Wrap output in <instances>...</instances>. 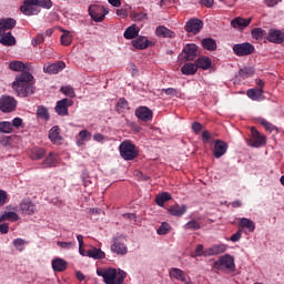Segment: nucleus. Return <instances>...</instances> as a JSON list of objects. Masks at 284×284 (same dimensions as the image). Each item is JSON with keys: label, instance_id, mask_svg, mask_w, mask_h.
<instances>
[{"label": "nucleus", "instance_id": "54", "mask_svg": "<svg viewBox=\"0 0 284 284\" xmlns=\"http://www.w3.org/2000/svg\"><path fill=\"white\" fill-rule=\"evenodd\" d=\"M11 125H12V129H13V130H14V128H17V129L21 128V126L23 125V119H21V118H14V119L12 120Z\"/></svg>", "mask_w": 284, "mask_h": 284}, {"label": "nucleus", "instance_id": "12", "mask_svg": "<svg viewBox=\"0 0 284 284\" xmlns=\"http://www.w3.org/2000/svg\"><path fill=\"white\" fill-rule=\"evenodd\" d=\"M267 41H270V43H283L284 32L278 29H270L267 33Z\"/></svg>", "mask_w": 284, "mask_h": 284}, {"label": "nucleus", "instance_id": "55", "mask_svg": "<svg viewBox=\"0 0 284 284\" xmlns=\"http://www.w3.org/2000/svg\"><path fill=\"white\" fill-rule=\"evenodd\" d=\"M241 236H243V231L239 230L235 234H233L230 237V241H232V243H236L237 241H241Z\"/></svg>", "mask_w": 284, "mask_h": 284}, {"label": "nucleus", "instance_id": "19", "mask_svg": "<svg viewBox=\"0 0 284 284\" xmlns=\"http://www.w3.org/2000/svg\"><path fill=\"white\" fill-rule=\"evenodd\" d=\"M49 139L51 142H53L54 145H61V142L63 141L61 129H59L57 125L51 128L49 131Z\"/></svg>", "mask_w": 284, "mask_h": 284}, {"label": "nucleus", "instance_id": "28", "mask_svg": "<svg viewBox=\"0 0 284 284\" xmlns=\"http://www.w3.org/2000/svg\"><path fill=\"white\" fill-rule=\"evenodd\" d=\"M170 276H171V278H175V281H181L182 283H187L185 273L181 268H171Z\"/></svg>", "mask_w": 284, "mask_h": 284}, {"label": "nucleus", "instance_id": "10", "mask_svg": "<svg viewBox=\"0 0 284 284\" xmlns=\"http://www.w3.org/2000/svg\"><path fill=\"white\" fill-rule=\"evenodd\" d=\"M73 104L74 101L68 98L58 101L55 105L57 114H59V116H68V108H71Z\"/></svg>", "mask_w": 284, "mask_h": 284}, {"label": "nucleus", "instance_id": "7", "mask_svg": "<svg viewBox=\"0 0 284 284\" xmlns=\"http://www.w3.org/2000/svg\"><path fill=\"white\" fill-rule=\"evenodd\" d=\"M265 143H267V138L265 135L261 134V132H258V130H256V128L252 126L251 128V140H250L251 148H263V145H265Z\"/></svg>", "mask_w": 284, "mask_h": 284}, {"label": "nucleus", "instance_id": "37", "mask_svg": "<svg viewBox=\"0 0 284 284\" xmlns=\"http://www.w3.org/2000/svg\"><path fill=\"white\" fill-rule=\"evenodd\" d=\"M139 36V28L136 24H132L131 27L126 28L124 31V39H134V37Z\"/></svg>", "mask_w": 284, "mask_h": 284}, {"label": "nucleus", "instance_id": "60", "mask_svg": "<svg viewBox=\"0 0 284 284\" xmlns=\"http://www.w3.org/2000/svg\"><path fill=\"white\" fill-rule=\"evenodd\" d=\"M118 108H121L122 110H125V108H128V100H125V98H121L118 101Z\"/></svg>", "mask_w": 284, "mask_h": 284}, {"label": "nucleus", "instance_id": "20", "mask_svg": "<svg viewBox=\"0 0 284 284\" xmlns=\"http://www.w3.org/2000/svg\"><path fill=\"white\" fill-rule=\"evenodd\" d=\"M227 246L225 244L214 245L210 248L204 250V256H216L226 252Z\"/></svg>", "mask_w": 284, "mask_h": 284}, {"label": "nucleus", "instance_id": "42", "mask_svg": "<svg viewBox=\"0 0 284 284\" xmlns=\"http://www.w3.org/2000/svg\"><path fill=\"white\" fill-rule=\"evenodd\" d=\"M44 168H54L57 165V156L54 153H50L47 159L43 161Z\"/></svg>", "mask_w": 284, "mask_h": 284}, {"label": "nucleus", "instance_id": "45", "mask_svg": "<svg viewBox=\"0 0 284 284\" xmlns=\"http://www.w3.org/2000/svg\"><path fill=\"white\" fill-rule=\"evenodd\" d=\"M19 219V214L14 212H7L0 216V221H17Z\"/></svg>", "mask_w": 284, "mask_h": 284}, {"label": "nucleus", "instance_id": "59", "mask_svg": "<svg viewBox=\"0 0 284 284\" xmlns=\"http://www.w3.org/2000/svg\"><path fill=\"white\" fill-rule=\"evenodd\" d=\"M192 130H193V132H196V134H199L201 132V130H203V124H201L199 122H194L192 124Z\"/></svg>", "mask_w": 284, "mask_h": 284}, {"label": "nucleus", "instance_id": "25", "mask_svg": "<svg viewBox=\"0 0 284 284\" xmlns=\"http://www.w3.org/2000/svg\"><path fill=\"white\" fill-rule=\"evenodd\" d=\"M195 65L199 70V68L201 70H210V68H212V60L205 55L195 60Z\"/></svg>", "mask_w": 284, "mask_h": 284}, {"label": "nucleus", "instance_id": "22", "mask_svg": "<svg viewBox=\"0 0 284 284\" xmlns=\"http://www.w3.org/2000/svg\"><path fill=\"white\" fill-rule=\"evenodd\" d=\"M250 23H252V18L245 19V18L237 17L231 21V26L233 28H237V30H245V28H247Z\"/></svg>", "mask_w": 284, "mask_h": 284}, {"label": "nucleus", "instance_id": "13", "mask_svg": "<svg viewBox=\"0 0 284 284\" xmlns=\"http://www.w3.org/2000/svg\"><path fill=\"white\" fill-rule=\"evenodd\" d=\"M183 53L185 61H194L199 55V47L196 44H186L183 48Z\"/></svg>", "mask_w": 284, "mask_h": 284}, {"label": "nucleus", "instance_id": "53", "mask_svg": "<svg viewBox=\"0 0 284 284\" xmlns=\"http://www.w3.org/2000/svg\"><path fill=\"white\" fill-rule=\"evenodd\" d=\"M45 41V38H43V34H38L36 38L32 39V45H41Z\"/></svg>", "mask_w": 284, "mask_h": 284}, {"label": "nucleus", "instance_id": "39", "mask_svg": "<svg viewBox=\"0 0 284 284\" xmlns=\"http://www.w3.org/2000/svg\"><path fill=\"white\" fill-rule=\"evenodd\" d=\"M0 132H2V134H12V123L9 121L0 122Z\"/></svg>", "mask_w": 284, "mask_h": 284}, {"label": "nucleus", "instance_id": "29", "mask_svg": "<svg viewBox=\"0 0 284 284\" xmlns=\"http://www.w3.org/2000/svg\"><path fill=\"white\" fill-rule=\"evenodd\" d=\"M52 268L54 272H65L68 268V262L62 258H55L52 261Z\"/></svg>", "mask_w": 284, "mask_h": 284}, {"label": "nucleus", "instance_id": "8", "mask_svg": "<svg viewBox=\"0 0 284 284\" xmlns=\"http://www.w3.org/2000/svg\"><path fill=\"white\" fill-rule=\"evenodd\" d=\"M233 52L236 57H247L254 54V47L250 42L239 43L233 47Z\"/></svg>", "mask_w": 284, "mask_h": 284}, {"label": "nucleus", "instance_id": "15", "mask_svg": "<svg viewBox=\"0 0 284 284\" xmlns=\"http://www.w3.org/2000/svg\"><path fill=\"white\" fill-rule=\"evenodd\" d=\"M20 212H21V214H23L26 216H32V214H34V212H37V206L34 205V203H32V201L24 200L20 204Z\"/></svg>", "mask_w": 284, "mask_h": 284}, {"label": "nucleus", "instance_id": "14", "mask_svg": "<svg viewBox=\"0 0 284 284\" xmlns=\"http://www.w3.org/2000/svg\"><path fill=\"white\" fill-rule=\"evenodd\" d=\"M37 0H27L24 1V6L20 7V10L23 14H38L39 9H37Z\"/></svg>", "mask_w": 284, "mask_h": 284}, {"label": "nucleus", "instance_id": "62", "mask_svg": "<svg viewBox=\"0 0 284 284\" xmlns=\"http://www.w3.org/2000/svg\"><path fill=\"white\" fill-rule=\"evenodd\" d=\"M162 91H164L169 97H176V89L174 88L163 89Z\"/></svg>", "mask_w": 284, "mask_h": 284}, {"label": "nucleus", "instance_id": "6", "mask_svg": "<svg viewBox=\"0 0 284 284\" xmlns=\"http://www.w3.org/2000/svg\"><path fill=\"white\" fill-rule=\"evenodd\" d=\"M0 110L6 114L17 110V100L10 95H2L0 98Z\"/></svg>", "mask_w": 284, "mask_h": 284}, {"label": "nucleus", "instance_id": "33", "mask_svg": "<svg viewBox=\"0 0 284 284\" xmlns=\"http://www.w3.org/2000/svg\"><path fill=\"white\" fill-rule=\"evenodd\" d=\"M87 256H89V258L101 260L105 258V253L101 251V248L93 247L87 252Z\"/></svg>", "mask_w": 284, "mask_h": 284}, {"label": "nucleus", "instance_id": "50", "mask_svg": "<svg viewBox=\"0 0 284 284\" xmlns=\"http://www.w3.org/2000/svg\"><path fill=\"white\" fill-rule=\"evenodd\" d=\"M168 232H170V225L168 224V222H163L158 229V234L165 235L168 234Z\"/></svg>", "mask_w": 284, "mask_h": 284}, {"label": "nucleus", "instance_id": "18", "mask_svg": "<svg viewBox=\"0 0 284 284\" xmlns=\"http://www.w3.org/2000/svg\"><path fill=\"white\" fill-rule=\"evenodd\" d=\"M64 68L65 62L58 61L55 63L43 67V72H45L47 74H59V72H61V70H63Z\"/></svg>", "mask_w": 284, "mask_h": 284}, {"label": "nucleus", "instance_id": "44", "mask_svg": "<svg viewBox=\"0 0 284 284\" xmlns=\"http://www.w3.org/2000/svg\"><path fill=\"white\" fill-rule=\"evenodd\" d=\"M254 75V69L252 68H243L239 71V77H241V79H248V77H253Z\"/></svg>", "mask_w": 284, "mask_h": 284}, {"label": "nucleus", "instance_id": "64", "mask_svg": "<svg viewBox=\"0 0 284 284\" xmlns=\"http://www.w3.org/2000/svg\"><path fill=\"white\" fill-rule=\"evenodd\" d=\"M174 3V0H161L159 6L160 8H165V6H172Z\"/></svg>", "mask_w": 284, "mask_h": 284}, {"label": "nucleus", "instance_id": "47", "mask_svg": "<svg viewBox=\"0 0 284 284\" xmlns=\"http://www.w3.org/2000/svg\"><path fill=\"white\" fill-rule=\"evenodd\" d=\"M37 114L39 119H44V121H48V119H50V113H48V109H45L44 106H40L37 111Z\"/></svg>", "mask_w": 284, "mask_h": 284}, {"label": "nucleus", "instance_id": "4", "mask_svg": "<svg viewBox=\"0 0 284 284\" xmlns=\"http://www.w3.org/2000/svg\"><path fill=\"white\" fill-rule=\"evenodd\" d=\"M214 270H221L222 272H234V257L232 255H224L213 264Z\"/></svg>", "mask_w": 284, "mask_h": 284}, {"label": "nucleus", "instance_id": "1", "mask_svg": "<svg viewBox=\"0 0 284 284\" xmlns=\"http://www.w3.org/2000/svg\"><path fill=\"white\" fill-rule=\"evenodd\" d=\"M9 70L13 72H22L16 77L12 82V90L18 97H30L34 94V77L32 75V63H23L22 61H12L9 63Z\"/></svg>", "mask_w": 284, "mask_h": 284}, {"label": "nucleus", "instance_id": "2", "mask_svg": "<svg viewBox=\"0 0 284 284\" xmlns=\"http://www.w3.org/2000/svg\"><path fill=\"white\" fill-rule=\"evenodd\" d=\"M97 274L98 276H102L105 284H123V281H125V276H128L126 272H118L116 268H98Z\"/></svg>", "mask_w": 284, "mask_h": 284}, {"label": "nucleus", "instance_id": "46", "mask_svg": "<svg viewBox=\"0 0 284 284\" xmlns=\"http://www.w3.org/2000/svg\"><path fill=\"white\" fill-rule=\"evenodd\" d=\"M36 6L50 10V8H52V0H36Z\"/></svg>", "mask_w": 284, "mask_h": 284}, {"label": "nucleus", "instance_id": "61", "mask_svg": "<svg viewBox=\"0 0 284 284\" xmlns=\"http://www.w3.org/2000/svg\"><path fill=\"white\" fill-rule=\"evenodd\" d=\"M210 139H212V134H210V131H203L202 132V141L204 143H207V141H210Z\"/></svg>", "mask_w": 284, "mask_h": 284}, {"label": "nucleus", "instance_id": "43", "mask_svg": "<svg viewBox=\"0 0 284 284\" xmlns=\"http://www.w3.org/2000/svg\"><path fill=\"white\" fill-rule=\"evenodd\" d=\"M63 34L61 36V43L63 45H71L72 44V34L70 31L62 30Z\"/></svg>", "mask_w": 284, "mask_h": 284}, {"label": "nucleus", "instance_id": "49", "mask_svg": "<svg viewBox=\"0 0 284 284\" xmlns=\"http://www.w3.org/2000/svg\"><path fill=\"white\" fill-rule=\"evenodd\" d=\"M61 93L65 94V97H70L71 99H74L75 97L74 89H72L71 87H62Z\"/></svg>", "mask_w": 284, "mask_h": 284}, {"label": "nucleus", "instance_id": "3", "mask_svg": "<svg viewBox=\"0 0 284 284\" xmlns=\"http://www.w3.org/2000/svg\"><path fill=\"white\" fill-rule=\"evenodd\" d=\"M120 154L124 161H134L139 156L136 146L131 141H123L120 146Z\"/></svg>", "mask_w": 284, "mask_h": 284}, {"label": "nucleus", "instance_id": "23", "mask_svg": "<svg viewBox=\"0 0 284 284\" xmlns=\"http://www.w3.org/2000/svg\"><path fill=\"white\" fill-rule=\"evenodd\" d=\"M111 251L114 252L115 254H120L123 256L124 254H128V246L121 240L115 239L114 243L111 246Z\"/></svg>", "mask_w": 284, "mask_h": 284}, {"label": "nucleus", "instance_id": "32", "mask_svg": "<svg viewBox=\"0 0 284 284\" xmlns=\"http://www.w3.org/2000/svg\"><path fill=\"white\" fill-rule=\"evenodd\" d=\"M240 226L248 232H254V230H256V224H254V222L247 217L241 219Z\"/></svg>", "mask_w": 284, "mask_h": 284}, {"label": "nucleus", "instance_id": "36", "mask_svg": "<svg viewBox=\"0 0 284 284\" xmlns=\"http://www.w3.org/2000/svg\"><path fill=\"white\" fill-rule=\"evenodd\" d=\"M166 201H172V195L168 192L159 194L155 199L156 204L160 205L161 207L165 205Z\"/></svg>", "mask_w": 284, "mask_h": 284}, {"label": "nucleus", "instance_id": "52", "mask_svg": "<svg viewBox=\"0 0 284 284\" xmlns=\"http://www.w3.org/2000/svg\"><path fill=\"white\" fill-rule=\"evenodd\" d=\"M8 203V193L3 190H0V207H3Z\"/></svg>", "mask_w": 284, "mask_h": 284}, {"label": "nucleus", "instance_id": "56", "mask_svg": "<svg viewBox=\"0 0 284 284\" xmlns=\"http://www.w3.org/2000/svg\"><path fill=\"white\" fill-rule=\"evenodd\" d=\"M195 256H205V251L203 250V244H199L194 251Z\"/></svg>", "mask_w": 284, "mask_h": 284}, {"label": "nucleus", "instance_id": "27", "mask_svg": "<svg viewBox=\"0 0 284 284\" xmlns=\"http://www.w3.org/2000/svg\"><path fill=\"white\" fill-rule=\"evenodd\" d=\"M185 212H187V206H185V204H182V205L175 204L169 209V213L172 216H183Z\"/></svg>", "mask_w": 284, "mask_h": 284}, {"label": "nucleus", "instance_id": "5", "mask_svg": "<svg viewBox=\"0 0 284 284\" xmlns=\"http://www.w3.org/2000/svg\"><path fill=\"white\" fill-rule=\"evenodd\" d=\"M109 12L110 11L106 8L98 4L89 7V14L91 19H93V21H95L97 23H101V21L105 19V14H109Z\"/></svg>", "mask_w": 284, "mask_h": 284}, {"label": "nucleus", "instance_id": "24", "mask_svg": "<svg viewBox=\"0 0 284 284\" xmlns=\"http://www.w3.org/2000/svg\"><path fill=\"white\" fill-rule=\"evenodd\" d=\"M0 37H1L0 38L1 45H6V47L17 45V38L12 36V32L2 33L0 34Z\"/></svg>", "mask_w": 284, "mask_h": 284}, {"label": "nucleus", "instance_id": "34", "mask_svg": "<svg viewBox=\"0 0 284 284\" xmlns=\"http://www.w3.org/2000/svg\"><path fill=\"white\" fill-rule=\"evenodd\" d=\"M133 47L138 50H145L149 45L148 38L139 37L138 39L133 40Z\"/></svg>", "mask_w": 284, "mask_h": 284}, {"label": "nucleus", "instance_id": "35", "mask_svg": "<svg viewBox=\"0 0 284 284\" xmlns=\"http://www.w3.org/2000/svg\"><path fill=\"white\" fill-rule=\"evenodd\" d=\"M202 47L204 50H209L210 52H214L216 50V41L212 38H205L202 40Z\"/></svg>", "mask_w": 284, "mask_h": 284}, {"label": "nucleus", "instance_id": "57", "mask_svg": "<svg viewBox=\"0 0 284 284\" xmlns=\"http://www.w3.org/2000/svg\"><path fill=\"white\" fill-rule=\"evenodd\" d=\"M57 244L59 245V247H62V250H70V247L74 245V243L72 242H61V241H59Z\"/></svg>", "mask_w": 284, "mask_h": 284}, {"label": "nucleus", "instance_id": "51", "mask_svg": "<svg viewBox=\"0 0 284 284\" xmlns=\"http://www.w3.org/2000/svg\"><path fill=\"white\" fill-rule=\"evenodd\" d=\"M28 242L26 240H21V239H17L13 241V245L17 250H19L21 252V250H23V246L27 244Z\"/></svg>", "mask_w": 284, "mask_h": 284}, {"label": "nucleus", "instance_id": "9", "mask_svg": "<svg viewBox=\"0 0 284 284\" xmlns=\"http://www.w3.org/2000/svg\"><path fill=\"white\" fill-rule=\"evenodd\" d=\"M184 30L187 34H199L203 30V22L200 19L191 18L186 22Z\"/></svg>", "mask_w": 284, "mask_h": 284}, {"label": "nucleus", "instance_id": "48", "mask_svg": "<svg viewBox=\"0 0 284 284\" xmlns=\"http://www.w3.org/2000/svg\"><path fill=\"white\" fill-rule=\"evenodd\" d=\"M184 230H201V224L195 220H192L184 225Z\"/></svg>", "mask_w": 284, "mask_h": 284}, {"label": "nucleus", "instance_id": "41", "mask_svg": "<svg viewBox=\"0 0 284 284\" xmlns=\"http://www.w3.org/2000/svg\"><path fill=\"white\" fill-rule=\"evenodd\" d=\"M43 156H45V149H34L31 152V159H33V161H41Z\"/></svg>", "mask_w": 284, "mask_h": 284}, {"label": "nucleus", "instance_id": "38", "mask_svg": "<svg viewBox=\"0 0 284 284\" xmlns=\"http://www.w3.org/2000/svg\"><path fill=\"white\" fill-rule=\"evenodd\" d=\"M258 123L262 124L264 126V129L266 130V132H274V131H278V129L272 124L271 122H268L267 120L263 119V118H258L257 119Z\"/></svg>", "mask_w": 284, "mask_h": 284}, {"label": "nucleus", "instance_id": "11", "mask_svg": "<svg viewBox=\"0 0 284 284\" xmlns=\"http://www.w3.org/2000/svg\"><path fill=\"white\" fill-rule=\"evenodd\" d=\"M229 148H230V145L227 144V142H224L223 140H215L213 156L215 159H221V156H224V154L227 153Z\"/></svg>", "mask_w": 284, "mask_h": 284}, {"label": "nucleus", "instance_id": "31", "mask_svg": "<svg viewBox=\"0 0 284 284\" xmlns=\"http://www.w3.org/2000/svg\"><path fill=\"white\" fill-rule=\"evenodd\" d=\"M92 139V133L88 130H82L79 132L77 145H83L85 141H90Z\"/></svg>", "mask_w": 284, "mask_h": 284}, {"label": "nucleus", "instance_id": "16", "mask_svg": "<svg viewBox=\"0 0 284 284\" xmlns=\"http://www.w3.org/2000/svg\"><path fill=\"white\" fill-rule=\"evenodd\" d=\"M135 116L141 121H152L154 114L152 113V110L148 109V106H139L135 110Z\"/></svg>", "mask_w": 284, "mask_h": 284}, {"label": "nucleus", "instance_id": "26", "mask_svg": "<svg viewBox=\"0 0 284 284\" xmlns=\"http://www.w3.org/2000/svg\"><path fill=\"white\" fill-rule=\"evenodd\" d=\"M197 71H199V69L196 68V63L195 62L194 63H185L181 68V72L185 77H192Z\"/></svg>", "mask_w": 284, "mask_h": 284}, {"label": "nucleus", "instance_id": "17", "mask_svg": "<svg viewBox=\"0 0 284 284\" xmlns=\"http://www.w3.org/2000/svg\"><path fill=\"white\" fill-rule=\"evenodd\" d=\"M17 26V20L12 18L0 19V34L8 32V30H13Z\"/></svg>", "mask_w": 284, "mask_h": 284}, {"label": "nucleus", "instance_id": "63", "mask_svg": "<svg viewBox=\"0 0 284 284\" xmlns=\"http://www.w3.org/2000/svg\"><path fill=\"white\" fill-rule=\"evenodd\" d=\"M93 141H97L98 143H101V141H105V136L101 133H95L93 135Z\"/></svg>", "mask_w": 284, "mask_h": 284}, {"label": "nucleus", "instance_id": "30", "mask_svg": "<svg viewBox=\"0 0 284 284\" xmlns=\"http://www.w3.org/2000/svg\"><path fill=\"white\" fill-rule=\"evenodd\" d=\"M246 94L248 99H252V101L263 100V89H250Z\"/></svg>", "mask_w": 284, "mask_h": 284}, {"label": "nucleus", "instance_id": "21", "mask_svg": "<svg viewBox=\"0 0 284 284\" xmlns=\"http://www.w3.org/2000/svg\"><path fill=\"white\" fill-rule=\"evenodd\" d=\"M155 34L156 37H162V39H174V37H176L174 31L168 29V27L164 26L156 27Z\"/></svg>", "mask_w": 284, "mask_h": 284}, {"label": "nucleus", "instance_id": "40", "mask_svg": "<svg viewBox=\"0 0 284 284\" xmlns=\"http://www.w3.org/2000/svg\"><path fill=\"white\" fill-rule=\"evenodd\" d=\"M251 34H252L253 39H256V41H261L263 39V37H265V34H267V32L261 28H255L251 31Z\"/></svg>", "mask_w": 284, "mask_h": 284}, {"label": "nucleus", "instance_id": "58", "mask_svg": "<svg viewBox=\"0 0 284 284\" xmlns=\"http://www.w3.org/2000/svg\"><path fill=\"white\" fill-rule=\"evenodd\" d=\"M10 230V226L8 223H3V221H0V232L1 234H8Z\"/></svg>", "mask_w": 284, "mask_h": 284}]
</instances>
